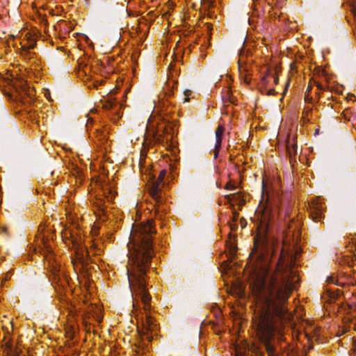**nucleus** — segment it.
I'll return each mask as SVG.
<instances>
[{"mask_svg":"<svg viewBox=\"0 0 356 356\" xmlns=\"http://www.w3.org/2000/svg\"><path fill=\"white\" fill-rule=\"evenodd\" d=\"M268 193L264 182L262 186L261 202L255 212L257 235L254 238V248L250 254L255 259L250 288L255 300L252 323L257 336L264 345L268 356H279L270 343L276 334H281L284 320L288 312V299L296 289L299 277L293 270L298 250V234L296 238L291 230L286 232L276 270H270V257L266 252V233L271 218L268 204Z\"/></svg>","mask_w":356,"mask_h":356,"instance_id":"obj_1","label":"nucleus"},{"mask_svg":"<svg viewBox=\"0 0 356 356\" xmlns=\"http://www.w3.org/2000/svg\"><path fill=\"white\" fill-rule=\"evenodd\" d=\"M154 233L151 221L134 224L129 243L127 275L133 296V312L141 339L136 343L138 355L145 353L147 344L158 334L159 326L152 316L151 296L146 288V271L152 256V238Z\"/></svg>","mask_w":356,"mask_h":356,"instance_id":"obj_2","label":"nucleus"},{"mask_svg":"<svg viewBox=\"0 0 356 356\" xmlns=\"http://www.w3.org/2000/svg\"><path fill=\"white\" fill-rule=\"evenodd\" d=\"M63 241L65 242L66 245L69 246L70 248L74 249L76 258L73 260L74 266L80 264L82 267L86 265L88 261V258L91 253L98 254L100 250L91 248L90 250L82 246L77 238L72 233L70 230L65 229L62 232Z\"/></svg>","mask_w":356,"mask_h":356,"instance_id":"obj_3","label":"nucleus"},{"mask_svg":"<svg viewBox=\"0 0 356 356\" xmlns=\"http://www.w3.org/2000/svg\"><path fill=\"white\" fill-rule=\"evenodd\" d=\"M10 85L14 90L11 97L16 102L24 104L31 102V100L35 95V90L27 85L26 81L22 78L13 79L10 81Z\"/></svg>","mask_w":356,"mask_h":356,"instance_id":"obj_4","label":"nucleus"},{"mask_svg":"<svg viewBox=\"0 0 356 356\" xmlns=\"http://www.w3.org/2000/svg\"><path fill=\"white\" fill-rule=\"evenodd\" d=\"M101 194L97 195L98 197H96L94 202V204L97 208V210L95 211V213L102 220H104L107 211L106 210V202L102 198V196L104 197L108 203L114 199L116 192L114 190L113 186L104 183L101 184Z\"/></svg>","mask_w":356,"mask_h":356,"instance_id":"obj_5","label":"nucleus"},{"mask_svg":"<svg viewBox=\"0 0 356 356\" xmlns=\"http://www.w3.org/2000/svg\"><path fill=\"white\" fill-rule=\"evenodd\" d=\"M19 54L26 60H31L34 58V53L31 51L36 44V38L34 34L27 32L20 40Z\"/></svg>","mask_w":356,"mask_h":356,"instance_id":"obj_6","label":"nucleus"},{"mask_svg":"<svg viewBox=\"0 0 356 356\" xmlns=\"http://www.w3.org/2000/svg\"><path fill=\"white\" fill-rule=\"evenodd\" d=\"M173 128L168 120L163 118L154 134V139L159 143H168L172 139Z\"/></svg>","mask_w":356,"mask_h":356,"instance_id":"obj_7","label":"nucleus"},{"mask_svg":"<svg viewBox=\"0 0 356 356\" xmlns=\"http://www.w3.org/2000/svg\"><path fill=\"white\" fill-rule=\"evenodd\" d=\"M41 253L43 254L48 267L53 273L56 274L60 270V264L57 261L54 254L52 252V248L49 243L42 239V247L41 248Z\"/></svg>","mask_w":356,"mask_h":356,"instance_id":"obj_8","label":"nucleus"},{"mask_svg":"<svg viewBox=\"0 0 356 356\" xmlns=\"http://www.w3.org/2000/svg\"><path fill=\"white\" fill-rule=\"evenodd\" d=\"M325 205L321 197H316L309 203V213L312 220L320 222L324 218Z\"/></svg>","mask_w":356,"mask_h":356,"instance_id":"obj_9","label":"nucleus"},{"mask_svg":"<svg viewBox=\"0 0 356 356\" xmlns=\"http://www.w3.org/2000/svg\"><path fill=\"white\" fill-rule=\"evenodd\" d=\"M165 170H161L159 173L157 180L156 181L152 182L149 188L150 195L157 202H159V199L161 198V191L162 187L161 183L165 176Z\"/></svg>","mask_w":356,"mask_h":356,"instance_id":"obj_10","label":"nucleus"},{"mask_svg":"<svg viewBox=\"0 0 356 356\" xmlns=\"http://www.w3.org/2000/svg\"><path fill=\"white\" fill-rule=\"evenodd\" d=\"M95 142L97 144V145L100 146L101 148L104 149L105 151L107 150L108 148V137H107V131L105 130H96L95 132Z\"/></svg>","mask_w":356,"mask_h":356,"instance_id":"obj_11","label":"nucleus"},{"mask_svg":"<svg viewBox=\"0 0 356 356\" xmlns=\"http://www.w3.org/2000/svg\"><path fill=\"white\" fill-rule=\"evenodd\" d=\"M91 317L95 318L97 323H99L102 319L100 308L92 305L87 312V314L83 317V323L86 325L88 323L86 318L89 319Z\"/></svg>","mask_w":356,"mask_h":356,"instance_id":"obj_12","label":"nucleus"},{"mask_svg":"<svg viewBox=\"0 0 356 356\" xmlns=\"http://www.w3.org/2000/svg\"><path fill=\"white\" fill-rule=\"evenodd\" d=\"M76 316L77 312L76 309H73L69 312L68 322L70 325L67 327L66 334L70 339L73 338L75 334V325L73 323V321H76Z\"/></svg>","mask_w":356,"mask_h":356,"instance_id":"obj_13","label":"nucleus"},{"mask_svg":"<svg viewBox=\"0 0 356 356\" xmlns=\"http://www.w3.org/2000/svg\"><path fill=\"white\" fill-rule=\"evenodd\" d=\"M225 131V128L222 124H219L216 130V144L214 148V156L217 157L221 146L222 135Z\"/></svg>","mask_w":356,"mask_h":356,"instance_id":"obj_14","label":"nucleus"},{"mask_svg":"<svg viewBox=\"0 0 356 356\" xmlns=\"http://www.w3.org/2000/svg\"><path fill=\"white\" fill-rule=\"evenodd\" d=\"M267 70V72L266 74V75H264L262 78V81L264 82V83H267L268 82V79L271 76L273 79V82L275 85H277L279 82V79H278V72L280 71V67L276 65L273 70H271V69H269V68H267L266 69Z\"/></svg>","mask_w":356,"mask_h":356,"instance_id":"obj_15","label":"nucleus"},{"mask_svg":"<svg viewBox=\"0 0 356 356\" xmlns=\"http://www.w3.org/2000/svg\"><path fill=\"white\" fill-rule=\"evenodd\" d=\"M116 104V101L113 95H110L102 100V106L105 109H111Z\"/></svg>","mask_w":356,"mask_h":356,"instance_id":"obj_16","label":"nucleus"},{"mask_svg":"<svg viewBox=\"0 0 356 356\" xmlns=\"http://www.w3.org/2000/svg\"><path fill=\"white\" fill-rule=\"evenodd\" d=\"M314 81H315V80L312 79L309 81V84L307 88V90H306V92H305V102H307L308 103H312V100L313 98L311 92H312V90L313 87L315 86V84H314Z\"/></svg>","mask_w":356,"mask_h":356,"instance_id":"obj_17","label":"nucleus"},{"mask_svg":"<svg viewBox=\"0 0 356 356\" xmlns=\"http://www.w3.org/2000/svg\"><path fill=\"white\" fill-rule=\"evenodd\" d=\"M229 241L227 243V248L228 251H229V257L232 258V257H234V256L236 253L237 247L234 244V242L231 241V237L232 236V234L229 233Z\"/></svg>","mask_w":356,"mask_h":356,"instance_id":"obj_18","label":"nucleus"},{"mask_svg":"<svg viewBox=\"0 0 356 356\" xmlns=\"http://www.w3.org/2000/svg\"><path fill=\"white\" fill-rule=\"evenodd\" d=\"M286 149L288 154L291 157L295 156L297 153V145L296 143L291 141L290 139H289L286 143Z\"/></svg>","mask_w":356,"mask_h":356,"instance_id":"obj_19","label":"nucleus"},{"mask_svg":"<svg viewBox=\"0 0 356 356\" xmlns=\"http://www.w3.org/2000/svg\"><path fill=\"white\" fill-rule=\"evenodd\" d=\"M239 71L241 80H243L245 83L249 84L251 79L249 77V74L247 73L246 70L244 67L239 66Z\"/></svg>","mask_w":356,"mask_h":356,"instance_id":"obj_20","label":"nucleus"},{"mask_svg":"<svg viewBox=\"0 0 356 356\" xmlns=\"http://www.w3.org/2000/svg\"><path fill=\"white\" fill-rule=\"evenodd\" d=\"M312 113V108H305V110L302 112V120L304 122H308L309 120L308 118L309 115Z\"/></svg>","mask_w":356,"mask_h":356,"instance_id":"obj_21","label":"nucleus"},{"mask_svg":"<svg viewBox=\"0 0 356 356\" xmlns=\"http://www.w3.org/2000/svg\"><path fill=\"white\" fill-rule=\"evenodd\" d=\"M314 84H315V86H316V91L315 93L316 95L319 96L320 92H322L324 90V87L322 84L319 83L316 81H314Z\"/></svg>","mask_w":356,"mask_h":356,"instance_id":"obj_22","label":"nucleus"},{"mask_svg":"<svg viewBox=\"0 0 356 356\" xmlns=\"http://www.w3.org/2000/svg\"><path fill=\"white\" fill-rule=\"evenodd\" d=\"M245 350H241V348L236 347V349H235L236 356H245Z\"/></svg>","mask_w":356,"mask_h":356,"instance_id":"obj_23","label":"nucleus"},{"mask_svg":"<svg viewBox=\"0 0 356 356\" xmlns=\"http://www.w3.org/2000/svg\"><path fill=\"white\" fill-rule=\"evenodd\" d=\"M192 92L190 90H186L184 91V95L186 97L184 98V102H188L189 101V96L191 95Z\"/></svg>","mask_w":356,"mask_h":356,"instance_id":"obj_24","label":"nucleus"},{"mask_svg":"<svg viewBox=\"0 0 356 356\" xmlns=\"http://www.w3.org/2000/svg\"><path fill=\"white\" fill-rule=\"evenodd\" d=\"M103 83H104L103 80L96 81L95 82L93 83V87L97 88L98 86L103 84Z\"/></svg>","mask_w":356,"mask_h":356,"instance_id":"obj_25","label":"nucleus"},{"mask_svg":"<svg viewBox=\"0 0 356 356\" xmlns=\"http://www.w3.org/2000/svg\"><path fill=\"white\" fill-rule=\"evenodd\" d=\"M275 93V90L274 89H270L267 91L268 95H273Z\"/></svg>","mask_w":356,"mask_h":356,"instance_id":"obj_26","label":"nucleus"},{"mask_svg":"<svg viewBox=\"0 0 356 356\" xmlns=\"http://www.w3.org/2000/svg\"><path fill=\"white\" fill-rule=\"evenodd\" d=\"M229 92H230L229 90L227 89L226 90L227 96H224V97L229 98V101L231 102H233V100L231 99L230 97H229Z\"/></svg>","mask_w":356,"mask_h":356,"instance_id":"obj_27","label":"nucleus"},{"mask_svg":"<svg viewBox=\"0 0 356 356\" xmlns=\"http://www.w3.org/2000/svg\"><path fill=\"white\" fill-rule=\"evenodd\" d=\"M353 348L354 351L356 352V337H353Z\"/></svg>","mask_w":356,"mask_h":356,"instance_id":"obj_28","label":"nucleus"},{"mask_svg":"<svg viewBox=\"0 0 356 356\" xmlns=\"http://www.w3.org/2000/svg\"><path fill=\"white\" fill-rule=\"evenodd\" d=\"M238 217V215L236 212L233 213V219L234 220H236Z\"/></svg>","mask_w":356,"mask_h":356,"instance_id":"obj_29","label":"nucleus"},{"mask_svg":"<svg viewBox=\"0 0 356 356\" xmlns=\"http://www.w3.org/2000/svg\"><path fill=\"white\" fill-rule=\"evenodd\" d=\"M230 228L232 230L236 228V225H233V224H231L230 225Z\"/></svg>","mask_w":356,"mask_h":356,"instance_id":"obj_30","label":"nucleus"},{"mask_svg":"<svg viewBox=\"0 0 356 356\" xmlns=\"http://www.w3.org/2000/svg\"><path fill=\"white\" fill-rule=\"evenodd\" d=\"M226 188H228V189L232 188V186L230 184H227V186H226Z\"/></svg>","mask_w":356,"mask_h":356,"instance_id":"obj_31","label":"nucleus"},{"mask_svg":"<svg viewBox=\"0 0 356 356\" xmlns=\"http://www.w3.org/2000/svg\"><path fill=\"white\" fill-rule=\"evenodd\" d=\"M353 328H354V330H356V325H354Z\"/></svg>","mask_w":356,"mask_h":356,"instance_id":"obj_32","label":"nucleus"},{"mask_svg":"<svg viewBox=\"0 0 356 356\" xmlns=\"http://www.w3.org/2000/svg\"><path fill=\"white\" fill-rule=\"evenodd\" d=\"M244 222H241V227H243Z\"/></svg>","mask_w":356,"mask_h":356,"instance_id":"obj_33","label":"nucleus"},{"mask_svg":"<svg viewBox=\"0 0 356 356\" xmlns=\"http://www.w3.org/2000/svg\"><path fill=\"white\" fill-rule=\"evenodd\" d=\"M244 222H241V227H243Z\"/></svg>","mask_w":356,"mask_h":356,"instance_id":"obj_34","label":"nucleus"}]
</instances>
